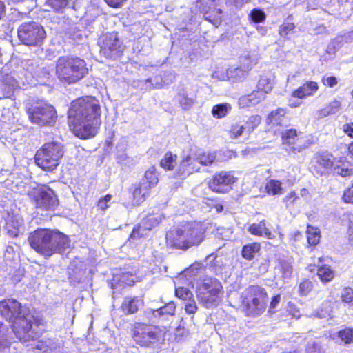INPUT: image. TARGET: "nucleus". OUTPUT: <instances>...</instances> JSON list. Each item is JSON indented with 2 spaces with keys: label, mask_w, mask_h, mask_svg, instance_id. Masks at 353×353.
I'll return each mask as SVG.
<instances>
[{
  "label": "nucleus",
  "mask_w": 353,
  "mask_h": 353,
  "mask_svg": "<svg viewBox=\"0 0 353 353\" xmlns=\"http://www.w3.org/2000/svg\"><path fill=\"white\" fill-rule=\"evenodd\" d=\"M231 3L234 4L236 7H241L243 4L248 3L250 0H228Z\"/></svg>",
  "instance_id": "nucleus-63"
},
{
  "label": "nucleus",
  "mask_w": 353,
  "mask_h": 353,
  "mask_svg": "<svg viewBox=\"0 0 353 353\" xmlns=\"http://www.w3.org/2000/svg\"><path fill=\"white\" fill-rule=\"evenodd\" d=\"M215 0H198V3L201 4V6H203L204 8H203V11L205 12L204 17L207 21H209L212 22L214 25L217 26V24L219 23L220 17H214L213 19H211V17L208 15V13L207 11H205V8L208 7L210 8L211 6H213L214 5Z\"/></svg>",
  "instance_id": "nucleus-41"
},
{
  "label": "nucleus",
  "mask_w": 353,
  "mask_h": 353,
  "mask_svg": "<svg viewBox=\"0 0 353 353\" xmlns=\"http://www.w3.org/2000/svg\"><path fill=\"white\" fill-rule=\"evenodd\" d=\"M284 149L290 153H299L310 145L303 133L295 129H288L281 133Z\"/></svg>",
  "instance_id": "nucleus-13"
},
{
  "label": "nucleus",
  "mask_w": 353,
  "mask_h": 353,
  "mask_svg": "<svg viewBox=\"0 0 353 353\" xmlns=\"http://www.w3.org/2000/svg\"><path fill=\"white\" fill-rule=\"evenodd\" d=\"M111 199H112V195L107 194L105 197L100 199L98 202L99 208H100L101 210H105L109 206L108 203V202H110Z\"/></svg>",
  "instance_id": "nucleus-56"
},
{
  "label": "nucleus",
  "mask_w": 353,
  "mask_h": 353,
  "mask_svg": "<svg viewBox=\"0 0 353 353\" xmlns=\"http://www.w3.org/2000/svg\"><path fill=\"white\" fill-rule=\"evenodd\" d=\"M261 121V119L259 115H253L246 121H239L232 124L228 131L230 137L231 139L240 137L248 139Z\"/></svg>",
  "instance_id": "nucleus-15"
},
{
  "label": "nucleus",
  "mask_w": 353,
  "mask_h": 353,
  "mask_svg": "<svg viewBox=\"0 0 353 353\" xmlns=\"http://www.w3.org/2000/svg\"><path fill=\"white\" fill-rule=\"evenodd\" d=\"M69 0H47L46 6L50 7L54 12H63L69 5Z\"/></svg>",
  "instance_id": "nucleus-37"
},
{
  "label": "nucleus",
  "mask_w": 353,
  "mask_h": 353,
  "mask_svg": "<svg viewBox=\"0 0 353 353\" xmlns=\"http://www.w3.org/2000/svg\"><path fill=\"white\" fill-rule=\"evenodd\" d=\"M315 34H321L327 32V28L323 25H319L314 28Z\"/></svg>",
  "instance_id": "nucleus-62"
},
{
  "label": "nucleus",
  "mask_w": 353,
  "mask_h": 353,
  "mask_svg": "<svg viewBox=\"0 0 353 353\" xmlns=\"http://www.w3.org/2000/svg\"><path fill=\"white\" fill-rule=\"evenodd\" d=\"M250 17L255 23L263 21L266 18L265 13L260 8H254L250 13Z\"/></svg>",
  "instance_id": "nucleus-47"
},
{
  "label": "nucleus",
  "mask_w": 353,
  "mask_h": 353,
  "mask_svg": "<svg viewBox=\"0 0 353 353\" xmlns=\"http://www.w3.org/2000/svg\"><path fill=\"white\" fill-rule=\"evenodd\" d=\"M299 199V198L296 194L292 192L284 198L283 201L285 203L286 208H288L290 205L296 204Z\"/></svg>",
  "instance_id": "nucleus-54"
},
{
  "label": "nucleus",
  "mask_w": 353,
  "mask_h": 353,
  "mask_svg": "<svg viewBox=\"0 0 353 353\" xmlns=\"http://www.w3.org/2000/svg\"><path fill=\"white\" fill-rule=\"evenodd\" d=\"M265 96L264 92L257 88L251 94L241 97L239 100V103L242 108L253 106L259 103L265 98Z\"/></svg>",
  "instance_id": "nucleus-19"
},
{
  "label": "nucleus",
  "mask_w": 353,
  "mask_h": 353,
  "mask_svg": "<svg viewBox=\"0 0 353 353\" xmlns=\"http://www.w3.org/2000/svg\"><path fill=\"white\" fill-rule=\"evenodd\" d=\"M273 85L274 81L272 75H264L260 78L257 83V88L267 94L272 91Z\"/></svg>",
  "instance_id": "nucleus-31"
},
{
  "label": "nucleus",
  "mask_w": 353,
  "mask_h": 353,
  "mask_svg": "<svg viewBox=\"0 0 353 353\" xmlns=\"http://www.w3.org/2000/svg\"><path fill=\"white\" fill-rule=\"evenodd\" d=\"M145 84H146V88L149 90L160 88L161 86V84L159 82H156L155 84H154L152 82V79H147L145 81Z\"/></svg>",
  "instance_id": "nucleus-60"
},
{
  "label": "nucleus",
  "mask_w": 353,
  "mask_h": 353,
  "mask_svg": "<svg viewBox=\"0 0 353 353\" xmlns=\"http://www.w3.org/2000/svg\"><path fill=\"white\" fill-rule=\"evenodd\" d=\"M155 186L141 180L139 186L136 188L133 192L134 202L137 205H139L143 202L149 196L150 189L153 188Z\"/></svg>",
  "instance_id": "nucleus-20"
},
{
  "label": "nucleus",
  "mask_w": 353,
  "mask_h": 353,
  "mask_svg": "<svg viewBox=\"0 0 353 353\" xmlns=\"http://www.w3.org/2000/svg\"><path fill=\"white\" fill-rule=\"evenodd\" d=\"M306 353H325L322 345L317 342L308 343Z\"/></svg>",
  "instance_id": "nucleus-50"
},
{
  "label": "nucleus",
  "mask_w": 353,
  "mask_h": 353,
  "mask_svg": "<svg viewBox=\"0 0 353 353\" xmlns=\"http://www.w3.org/2000/svg\"><path fill=\"white\" fill-rule=\"evenodd\" d=\"M176 296L182 301H184V309H189L196 306L195 301L193 299V294L191 291L184 287H179L175 290Z\"/></svg>",
  "instance_id": "nucleus-24"
},
{
  "label": "nucleus",
  "mask_w": 353,
  "mask_h": 353,
  "mask_svg": "<svg viewBox=\"0 0 353 353\" xmlns=\"http://www.w3.org/2000/svg\"><path fill=\"white\" fill-rule=\"evenodd\" d=\"M176 155L166 152L160 162V165L165 170H172L176 165Z\"/></svg>",
  "instance_id": "nucleus-33"
},
{
  "label": "nucleus",
  "mask_w": 353,
  "mask_h": 353,
  "mask_svg": "<svg viewBox=\"0 0 353 353\" xmlns=\"http://www.w3.org/2000/svg\"><path fill=\"white\" fill-rule=\"evenodd\" d=\"M6 230L8 234L12 237L23 234L25 232L23 219L19 215L9 216L6 221Z\"/></svg>",
  "instance_id": "nucleus-18"
},
{
  "label": "nucleus",
  "mask_w": 353,
  "mask_h": 353,
  "mask_svg": "<svg viewBox=\"0 0 353 353\" xmlns=\"http://www.w3.org/2000/svg\"><path fill=\"white\" fill-rule=\"evenodd\" d=\"M265 190L269 195L274 196L282 194L284 189L280 181L270 179L266 183Z\"/></svg>",
  "instance_id": "nucleus-30"
},
{
  "label": "nucleus",
  "mask_w": 353,
  "mask_h": 353,
  "mask_svg": "<svg viewBox=\"0 0 353 353\" xmlns=\"http://www.w3.org/2000/svg\"><path fill=\"white\" fill-rule=\"evenodd\" d=\"M230 108V106L227 103L219 104L213 107L212 113L214 117L220 119L226 116Z\"/></svg>",
  "instance_id": "nucleus-45"
},
{
  "label": "nucleus",
  "mask_w": 353,
  "mask_h": 353,
  "mask_svg": "<svg viewBox=\"0 0 353 353\" xmlns=\"http://www.w3.org/2000/svg\"><path fill=\"white\" fill-rule=\"evenodd\" d=\"M100 53L106 58L116 59L123 50V46L117 35L106 34L100 39Z\"/></svg>",
  "instance_id": "nucleus-16"
},
{
  "label": "nucleus",
  "mask_w": 353,
  "mask_h": 353,
  "mask_svg": "<svg viewBox=\"0 0 353 353\" xmlns=\"http://www.w3.org/2000/svg\"><path fill=\"white\" fill-rule=\"evenodd\" d=\"M45 37L43 28L34 21L23 23L18 28V37L26 46L39 45Z\"/></svg>",
  "instance_id": "nucleus-11"
},
{
  "label": "nucleus",
  "mask_w": 353,
  "mask_h": 353,
  "mask_svg": "<svg viewBox=\"0 0 353 353\" xmlns=\"http://www.w3.org/2000/svg\"><path fill=\"white\" fill-rule=\"evenodd\" d=\"M37 208L46 210H54L58 205V199L54 192L48 186H42L30 193Z\"/></svg>",
  "instance_id": "nucleus-14"
},
{
  "label": "nucleus",
  "mask_w": 353,
  "mask_h": 353,
  "mask_svg": "<svg viewBox=\"0 0 353 353\" xmlns=\"http://www.w3.org/2000/svg\"><path fill=\"white\" fill-rule=\"evenodd\" d=\"M336 336L341 340V343L347 345L353 343V328L342 329L336 332Z\"/></svg>",
  "instance_id": "nucleus-36"
},
{
  "label": "nucleus",
  "mask_w": 353,
  "mask_h": 353,
  "mask_svg": "<svg viewBox=\"0 0 353 353\" xmlns=\"http://www.w3.org/2000/svg\"><path fill=\"white\" fill-rule=\"evenodd\" d=\"M136 276L129 272H123L120 276L119 281L128 285H132L136 281Z\"/></svg>",
  "instance_id": "nucleus-52"
},
{
  "label": "nucleus",
  "mask_w": 353,
  "mask_h": 353,
  "mask_svg": "<svg viewBox=\"0 0 353 353\" xmlns=\"http://www.w3.org/2000/svg\"><path fill=\"white\" fill-rule=\"evenodd\" d=\"M333 168L336 174L342 176H350L353 173L351 163L342 157L338 160H334Z\"/></svg>",
  "instance_id": "nucleus-28"
},
{
  "label": "nucleus",
  "mask_w": 353,
  "mask_h": 353,
  "mask_svg": "<svg viewBox=\"0 0 353 353\" xmlns=\"http://www.w3.org/2000/svg\"><path fill=\"white\" fill-rule=\"evenodd\" d=\"M317 275L323 283H327L332 280L334 277V272L327 265H323L317 270Z\"/></svg>",
  "instance_id": "nucleus-35"
},
{
  "label": "nucleus",
  "mask_w": 353,
  "mask_h": 353,
  "mask_svg": "<svg viewBox=\"0 0 353 353\" xmlns=\"http://www.w3.org/2000/svg\"><path fill=\"white\" fill-rule=\"evenodd\" d=\"M177 100L184 110L190 109L195 102V99L193 97H189L183 90L178 94Z\"/></svg>",
  "instance_id": "nucleus-38"
},
{
  "label": "nucleus",
  "mask_w": 353,
  "mask_h": 353,
  "mask_svg": "<svg viewBox=\"0 0 353 353\" xmlns=\"http://www.w3.org/2000/svg\"><path fill=\"white\" fill-rule=\"evenodd\" d=\"M143 305L144 303L141 296L125 297L121 307L122 309H139Z\"/></svg>",
  "instance_id": "nucleus-32"
},
{
  "label": "nucleus",
  "mask_w": 353,
  "mask_h": 353,
  "mask_svg": "<svg viewBox=\"0 0 353 353\" xmlns=\"http://www.w3.org/2000/svg\"><path fill=\"white\" fill-rule=\"evenodd\" d=\"M216 155L213 152H191L185 155L181 161L176 170V176L184 178L200 169L199 165H210L215 160Z\"/></svg>",
  "instance_id": "nucleus-6"
},
{
  "label": "nucleus",
  "mask_w": 353,
  "mask_h": 353,
  "mask_svg": "<svg viewBox=\"0 0 353 353\" xmlns=\"http://www.w3.org/2000/svg\"><path fill=\"white\" fill-rule=\"evenodd\" d=\"M327 314V310H321V312H319L318 311L317 312L315 313V314H314V316L316 317H318V318H322L323 316H324L325 314Z\"/></svg>",
  "instance_id": "nucleus-64"
},
{
  "label": "nucleus",
  "mask_w": 353,
  "mask_h": 353,
  "mask_svg": "<svg viewBox=\"0 0 353 353\" xmlns=\"http://www.w3.org/2000/svg\"><path fill=\"white\" fill-rule=\"evenodd\" d=\"M148 316L151 318L152 316L154 319L152 320L153 322H156V319H158L157 322L161 321L167 320L168 317L174 315L173 312H164L163 310H147Z\"/></svg>",
  "instance_id": "nucleus-42"
},
{
  "label": "nucleus",
  "mask_w": 353,
  "mask_h": 353,
  "mask_svg": "<svg viewBox=\"0 0 353 353\" xmlns=\"http://www.w3.org/2000/svg\"><path fill=\"white\" fill-rule=\"evenodd\" d=\"M132 337L141 346L159 347L161 344V332L151 325L137 323L133 331Z\"/></svg>",
  "instance_id": "nucleus-8"
},
{
  "label": "nucleus",
  "mask_w": 353,
  "mask_h": 353,
  "mask_svg": "<svg viewBox=\"0 0 353 353\" xmlns=\"http://www.w3.org/2000/svg\"><path fill=\"white\" fill-rule=\"evenodd\" d=\"M3 82L11 89L20 87L19 80L15 77L14 74H6L3 77Z\"/></svg>",
  "instance_id": "nucleus-46"
},
{
  "label": "nucleus",
  "mask_w": 353,
  "mask_h": 353,
  "mask_svg": "<svg viewBox=\"0 0 353 353\" xmlns=\"http://www.w3.org/2000/svg\"><path fill=\"white\" fill-rule=\"evenodd\" d=\"M236 179L231 172L222 171L216 173L209 181L210 188L216 192L225 193L231 189Z\"/></svg>",
  "instance_id": "nucleus-17"
},
{
  "label": "nucleus",
  "mask_w": 353,
  "mask_h": 353,
  "mask_svg": "<svg viewBox=\"0 0 353 353\" xmlns=\"http://www.w3.org/2000/svg\"><path fill=\"white\" fill-rule=\"evenodd\" d=\"M241 61L243 63V67L245 69L237 68L234 70H229L227 72L228 79H230L232 83L242 81L245 79L248 71L250 70V66L245 65L246 63H245L249 61L248 58L244 57Z\"/></svg>",
  "instance_id": "nucleus-22"
},
{
  "label": "nucleus",
  "mask_w": 353,
  "mask_h": 353,
  "mask_svg": "<svg viewBox=\"0 0 353 353\" xmlns=\"http://www.w3.org/2000/svg\"><path fill=\"white\" fill-rule=\"evenodd\" d=\"M63 155L62 147L54 142L44 144L35 154V162L42 170L53 171Z\"/></svg>",
  "instance_id": "nucleus-7"
},
{
  "label": "nucleus",
  "mask_w": 353,
  "mask_h": 353,
  "mask_svg": "<svg viewBox=\"0 0 353 353\" xmlns=\"http://www.w3.org/2000/svg\"><path fill=\"white\" fill-rule=\"evenodd\" d=\"M281 301V296L279 294H277L272 297V301L270 302V309L275 308L277 307L278 304Z\"/></svg>",
  "instance_id": "nucleus-61"
},
{
  "label": "nucleus",
  "mask_w": 353,
  "mask_h": 353,
  "mask_svg": "<svg viewBox=\"0 0 353 353\" xmlns=\"http://www.w3.org/2000/svg\"><path fill=\"white\" fill-rule=\"evenodd\" d=\"M32 346L43 353H57L61 347L59 343L51 339L46 341H39L34 343Z\"/></svg>",
  "instance_id": "nucleus-25"
},
{
  "label": "nucleus",
  "mask_w": 353,
  "mask_h": 353,
  "mask_svg": "<svg viewBox=\"0 0 353 353\" xmlns=\"http://www.w3.org/2000/svg\"><path fill=\"white\" fill-rule=\"evenodd\" d=\"M343 130L349 137L353 138V123L343 125Z\"/></svg>",
  "instance_id": "nucleus-59"
},
{
  "label": "nucleus",
  "mask_w": 353,
  "mask_h": 353,
  "mask_svg": "<svg viewBox=\"0 0 353 353\" xmlns=\"http://www.w3.org/2000/svg\"><path fill=\"white\" fill-rule=\"evenodd\" d=\"M277 268L281 272L283 279H285L290 278L293 272L292 265L290 262L281 261L279 262Z\"/></svg>",
  "instance_id": "nucleus-44"
},
{
  "label": "nucleus",
  "mask_w": 353,
  "mask_h": 353,
  "mask_svg": "<svg viewBox=\"0 0 353 353\" xmlns=\"http://www.w3.org/2000/svg\"><path fill=\"white\" fill-rule=\"evenodd\" d=\"M341 103L338 100H333L324 108L318 112V118L322 119L330 115L335 114L340 111Z\"/></svg>",
  "instance_id": "nucleus-29"
},
{
  "label": "nucleus",
  "mask_w": 353,
  "mask_h": 353,
  "mask_svg": "<svg viewBox=\"0 0 353 353\" xmlns=\"http://www.w3.org/2000/svg\"><path fill=\"white\" fill-rule=\"evenodd\" d=\"M107 4L112 8H119L127 0H104Z\"/></svg>",
  "instance_id": "nucleus-58"
},
{
  "label": "nucleus",
  "mask_w": 353,
  "mask_h": 353,
  "mask_svg": "<svg viewBox=\"0 0 353 353\" xmlns=\"http://www.w3.org/2000/svg\"><path fill=\"white\" fill-rule=\"evenodd\" d=\"M101 109L96 98L86 96L74 101L68 111L70 126L81 139L93 137L101 124Z\"/></svg>",
  "instance_id": "nucleus-2"
},
{
  "label": "nucleus",
  "mask_w": 353,
  "mask_h": 353,
  "mask_svg": "<svg viewBox=\"0 0 353 353\" xmlns=\"http://www.w3.org/2000/svg\"><path fill=\"white\" fill-rule=\"evenodd\" d=\"M343 199L345 203H353V182L352 186L345 190Z\"/></svg>",
  "instance_id": "nucleus-55"
},
{
  "label": "nucleus",
  "mask_w": 353,
  "mask_h": 353,
  "mask_svg": "<svg viewBox=\"0 0 353 353\" xmlns=\"http://www.w3.org/2000/svg\"><path fill=\"white\" fill-rule=\"evenodd\" d=\"M142 181L149 183L152 185L156 186L159 182V179L154 167L150 168L145 173L144 176L141 179Z\"/></svg>",
  "instance_id": "nucleus-43"
},
{
  "label": "nucleus",
  "mask_w": 353,
  "mask_h": 353,
  "mask_svg": "<svg viewBox=\"0 0 353 353\" xmlns=\"http://www.w3.org/2000/svg\"><path fill=\"white\" fill-rule=\"evenodd\" d=\"M341 298L343 302L349 303V306L353 307V289L345 288L341 292Z\"/></svg>",
  "instance_id": "nucleus-48"
},
{
  "label": "nucleus",
  "mask_w": 353,
  "mask_h": 353,
  "mask_svg": "<svg viewBox=\"0 0 353 353\" xmlns=\"http://www.w3.org/2000/svg\"><path fill=\"white\" fill-rule=\"evenodd\" d=\"M21 303L15 299H8L0 302V309H19Z\"/></svg>",
  "instance_id": "nucleus-49"
},
{
  "label": "nucleus",
  "mask_w": 353,
  "mask_h": 353,
  "mask_svg": "<svg viewBox=\"0 0 353 353\" xmlns=\"http://www.w3.org/2000/svg\"><path fill=\"white\" fill-rule=\"evenodd\" d=\"M221 289V283L218 279L206 277L197 288L198 299L208 307L210 304H213L219 300Z\"/></svg>",
  "instance_id": "nucleus-10"
},
{
  "label": "nucleus",
  "mask_w": 353,
  "mask_h": 353,
  "mask_svg": "<svg viewBox=\"0 0 353 353\" xmlns=\"http://www.w3.org/2000/svg\"><path fill=\"white\" fill-rule=\"evenodd\" d=\"M335 159L331 154L316 155L314 158V166L316 170L323 173L324 170L333 168Z\"/></svg>",
  "instance_id": "nucleus-23"
},
{
  "label": "nucleus",
  "mask_w": 353,
  "mask_h": 353,
  "mask_svg": "<svg viewBox=\"0 0 353 353\" xmlns=\"http://www.w3.org/2000/svg\"><path fill=\"white\" fill-rule=\"evenodd\" d=\"M295 26L291 22H285L279 28V34L281 37H286L290 33L292 32Z\"/></svg>",
  "instance_id": "nucleus-51"
},
{
  "label": "nucleus",
  "mask_w": 353,
  "mask_h": 353,
  "mask_svg": "<svg viewBox=\"0 0 353 353\" xmlns=\"http://www.w3.org/2000/svg\"><path fill=\"white\" fill-rule=\"evenodd\" d=\"M260 248V244L257 243L245 245L242 250V256L248 260H251L254 257L255 254L259 251Z\"/></svg>",
  "instance_id": "nucleus-34"
},
{
  "label": "nucleus",
  "mask_w": 353,
  "mask_h": 353,
  "mask_svg": "<svg viewBox=\"0 0 353 353\" xmlns=\"http://www.w3.org/2000/svg\"><path fill=\"white\" fill-rule=\"evenodd\" d=\"M312 288V283L309 280H305L299 285V293L301 295H307Z\"/></svg>",
  "instance_id": "nucleus-53"
},
{
  "label": "nucleus",
  "mask_w": 353,
  "mask_h": 353,
  "mask_svg": "<svg viewBox=\"0 0 353 353\" xmlns=\"http://www.w3.org/2000/svg\"><path fill=\"white\" fill-rule=\"evenodd\" d=\"M205 228L200 223L185 222L167 232L166 241L171 246L186 250L198 245L204 239Z\"/></svg>",
  "instance_id": "nucleus-4"
},
{
  "label": "nucleus",
  "mask_w": 353,
  "mask_h": 353,
  "mask_svg": "<svg viewBox=\"0 0 353 353\" xmlns=\"http://www.w3.org/2000/svg\"><path fill=\"white\" fill-rule=\"evenodd\" d=\"M242 303L247 309H262L268 298L265 290L259 285H251L242 293Z\"/></svg>",
  "instance_id": "nucleus-12"
},
{
  "label": "nucleus",
  "mask_w": 353,
  "mask_h": 353,
  "mask_svg": "<svg viewBox=\"0 0 353 353\" xmlns=\"http://www.w3.org/2000/svg\"><path fill=\"white\" fill-rule=\"evenodd\" d=\"M88 68L83 59L78 57H61L56 63V75L63 83L72 84L83 79Z\"/></svg>",
  "instance_id": "nucleus-5"
},
{
  "label": "nucleus",
  "mask_w": 353,
  "mask_h": 353,
  "mask_svg": "<svg viewBox=\"0 0 353 353\" xmlns=\"http://www.w3.org/2000/svg\"><path fill=\"white\" fill-rule=\"evenodd\" d=\"M161 221V218L159 215H150L144 219L141 222V228L145 230H151L156 227Z\"/></svg>",
  "instance_id": "nucleus-40"
},
{
  "label": "nucleus",
  "mask_w": 353,
  "mask_h": 353,
  "mask_svg": "<svg viewBox=\"0 0 353 353\" xmlns=\"http://www.w3.org/2000/svg\"><path fill=\"white\" fill-rule=\"evenodd\" d=\"M27 114L30 121L39 126L52 125L57 118L54 108L44 103L31 105L27 109Z\"/></svg>",
  "instance_id": "nucleus-9"
},
{
  "label": "nucleus",
  "mask_w": 353,
  "mask_h": 353,
  "mask_svg": "<svg viewBox=\"0 0 353 353\" xmlns=\"http://www.w3.org/2000/svg\"><path fill=\"white\" fill-rule=\"evenodd\" d=\"M319 89L316 82L307 81L297 90L293 92L292 97L299 99H303L309 96L313 95Z\"/></svg>",
  "instance_id": "nucleus-21"
},
{
  "label": "nucleus",
  "mask_w": 353,
  "mask_h": 353,
  "mask_svg": "<svg viewBox=\"0 0 353 353\" xmlns=\"http://www.w3.org/2000/svg\"><path fill=\"white\" fill-rule=\"evenodd\" d=\"M43 322L30 310H0V349L3 353H8L14 337L23 343L37 339L41 331L35 327Z\"/></svg>",
  "instance_id": "nucleus-1"
},
{
  "label": "nucleus",
  "mask_w": 353,
  "mask_h": 353,
  "mask_svg": "<svg viewBox=\"0 0 353 353\" xmlns=\"http://www.w3.org/2000/svg\"><path fill=\"white\" fill-rule=\"evenodd\" d=\"M322 81L325 85L330 88H332L337 84V79L334 77H323Z\"/></svg>",
  "instance_id": "nucleus-57"
},
{
  "label": "nucleus",
  "mask_w": 353,
  "mask_h": 353,
  "mask_svg": "<svg viewBox=\"0 0 353 353\" xmlns=\"http://www.w3.org/2000/svg\"><path fill=\"white\" fill-rule=\"evenodd\" d=\"M28 242L37 253L49 257L62 254L70 247L69 237L58 230L39 228L30 233Z\"/></svg>",
  "instance_id": "nucleus-3"
},
{
  "label": "nucleus",
  "mask_w": 353,
  "mask_h": 353,
  "mask_svg": "<svg viewBox=\"0 0 353 353\" xmlns=\"http://www.w3.org/2000/svg\"><path fill=\"white\" fill-rule=\"evenodd\" d=\"M307 242L311 245H315L319 243L320 240V231L317 228L310 225L307 229Z\"/></svg>",
  "instance_id": "nucleus-39"
},
{
  "label": "nucleus",
  "mask_w": 353,
  "mask_h": 353,
  "mask_svg": "<svg viewBox=\"0 0 353 353\" xmlns=\"http://www.w3.org/2000/svg\"><path fill=\"white\" fill-rule=\"evenodd\" d=\"M248 231L254 235L265 237L268 239H274V236L266 227L265 221H261L259 223H252L248 228Z\"/></svg>",
  "instance_id": "nucleus-27"
},
{
  "label": "nucleus",
  "mask_w": 353,
  "mask_h": 353,
  "mask_svg": "<svg viewBox=\"0 0 353 353\" xmlns=\"http://www.w3.org/2000/svg\"><path fill=\"white\" fill-rule=\"evenodd\" d=\"M285 114L286 110L283 108L273 110L268 115L267 122L272 125H283L288 121Z\"/></svg>",
  "instance_id": "nucleus-26"
}]
</instances>
